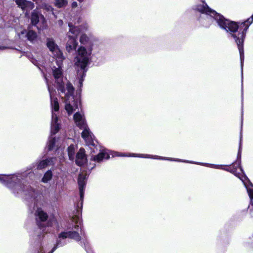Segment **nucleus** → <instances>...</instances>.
Masks as SVG:
<instances>
[{"instance_id":"nucleus-1","label":"nucleus","mask_w":253,"mask_h":253,"mask_svg":"<svg viewBox=\"0 0 253 253\" xmlns=\"http://www.w3.org/2000/svg\"><path fill=\"white\" fill-rule=\"evenodd\" d=\"M200 3L193 7L194 10L200 13L198 20L204 27L210 26L214 21L220 28L225 30L233 38L236 42L240 55L242 77L243 78V61L244 59L243 44L249 26L253 22V15L247 21L238 25L236 22L225 19L214 10L211 9L204 0H199Z\"/></svg>"},{"instance_id":"nucleus-2","label":"nucleus","mask_w":253,"mask_h":253,"mask_svg":"<svg viewBox=\"0 0 253 253\" xmlns=\"http://www.w3.org/2000/svg\"><path fill=\"white\" fill-rule=\"evenodd\" d=\"M46 45L57 63L58 67L52 69L53 75L57 84V90L65 103V109L68 114L71 115L81 106V102L75 98V89L73 85L63 81L61 65L64 58L61 50L52 39L47 38Z\"/></svg>"},{"instance_id":"nucleus-3","label":"nucleus","mask_w":253,"mask_h":253,"mask_svg":"<svg viewBox=\"0 0 253 253\" xmlns=\"http://www.w3.org/2000/svg\"><path fill=\"white\" fill-rule=\"evenodd\" d=\"M27 174H34L31 172H23L9 175L0 174V183L8 188L15 195H25L34 199L37 198L38 196L41 197L40 194L31 186L24 184V177Z\"/></svg>"},{"instance_id":"nucleus-4","label":"nucleus","mask_w":253,"mask_h":253,"mask_svg":"<svg viewBox=\"0 0 253 253\" xmlns=\"http://www.w3.org/2000/svg\"><path fill=\"white\" fill-rule=\"evenodd\" d=\"M69 231L61 232L58 235L56 243L52 250L48 253H53L58 247H63L68 243L67 238L74 240L77 242L82 240L81 235L84 233L82 228L81 211L78 210L71 218V223L67 227ZM46 248L40 247L37 253H45Z\"/></svg>"},{"instance_id":"nucleus-5","label":"nucleus","mask_w":253,"mask_h":253,"mask_svg":"<svg viewBox=\"0 0 253 253\" xmlns=\"http://www.w3.org/2000/svg\"><path fill=\"white\" fill-rule=\"evenodd\" d=\"M92 51L91 45L87 46L81 45L77 51V54L75 58V65L78 68L77 74L80 87L82 86L84 78L85 76L87 70L86 68L91 58Z\"/></svg>"},{"instance_id":"nucleus-6","label":"nucleus","mask_w":253,"mask_h":253,"mask_svg":"<svg viewBox=\"0 0 253 253\" xmlns=\"http://www.w3.org/2000/svg\"><path fill=\"white\" fill-rule=\"evenodd\" d=\"M81 22L82 18L80 16H77L71 19V21L68 23L69 31L67 34L68 39L66 43V49L69 53L74 51L77 48L78 42L76 38L78 35L82 31H86L88 28L86 23L77 25Z\"/></svg>"},{"instance_id":"nucleus-7","label":"nucleus","mask_w":253,"mask_h":253,"mask_svg":"<svg viewBox=\"0 0 253 253\" xmlns=\"http://www.w3.org/2000/svg\"><path fill=\"white\" fill-rule=\"evenodd\" d=\"M74 120L78 127L81 129H83L82 137L85 141L86 145L90 148L92 152L94 153L97 141L94 139L93 134L87 126L84 114L82 112H76L74 115Z\"/></svg>"},{"instance_id":"nucleus-8","label":"nucleus","mask_w":253,"mask_h":253,"mask_svg":"<svg viewBox=\"0 0 253 253\" xmlns=\"http://www.w3.org/2000/svg\"><path fill=\"white\" fill-rule=\"evenodd\" d=\"M240 165V164L239 163L238 168H233V169H229L224 168L222 165H216L215 169H224L229 171L233 173L236 177H238L242 181L247 189L249 196L251 199V206L250 205L249 206V208L251 211H252L251 214L253 216V185L250 183L248 177L245 174L242 168ZM250 239L252 240L253 243V235Z\"/></svg>"},{"instance_id":"nucleus-9","label":"nucleus","mask_w":253,"mask_h":253,"mask_svg":"<svg viewBox=\"0 0 253 253\" xmlns=\"http://www.w3.org/2000/svg\"><path fill=\"white\" fill-rule=\"evenodd\" d=\"M46 83L48 87V92L50 95V103L52 108V120L51 123V134H55L60 129V124L58 123V119L57 115L58 114L59 106L57 99L54 98L53 95L55 90L49 85L48 80L45 77Z\"/></svg>"},{"instance_id":"nucleus-10","label":"nucleus","mask_w":253,"mask_h":253,"mask_svg":"<svg viewBox=\"0 0 253 253\" xmlns=\"http://www.w3.org/2000/svg\"><path fill=\"white\" fill-rule=\"evenodd\" d=\"M115 156H121V157H140L143 158H149V159H157V160H168V161H176V162H184V163H189L191 164H196L198 165H201L202 166H204L206 167H210L211 168L215 169V167H216V165L211 164L208 163H197L193 161H189L183 160L181 159H174L169 157H163L161 156H159L157 155H151L148 154H126L125 153H119L117 152H114V157Z\"/></svg>"},{"instance_id":"nucleus-11","label":"nucleus","mask_w":253,"mask_h":253,"mask_svg":"<svg viewBox=\"0 0 253 253\" xmlns=\"http://www.w3.org/2000/svg\"><path fill=\"white\" fill-rule=\"evenodd\" d=\"M18 36L20 39L24 40L27 39L32 42H34L37 37L36 32L32 30H29L27 32L26 30H23L18 34Z\"/></svg>"},{"instance_id":"nucleus-12","label":"nucleus","mask_w":253,"mask_h":253,"mask_svg":"<svg viewBox=\"0 0 253 253\" xmlns=\"http://www.w3.org/2000/svg\"><path fill=\"white\" fill-rule=\"evenodd\" d=\"M86 178V175L83 173L80 174L78 177V185L80 190V197L82 200H83L84 195Z\"/></svg>"},{"instance_id":"nucleus-13","label":"nucleus","mask_w":253,"mask_h":253,"mask_svg":"<svg viewBox=\"0 0 253 253\" xmlns=\"http://www.w3.org/2000/svg\"><path fill=\"white\" fill-rule=\"evenodd\" d=\"M109 157V151L103 149L97 155L92 157L91 160L95 162L100 163L104 160L108 159Z\"/></svg>"},{"instance_id":"nucleus-14","label":"nucleus","mask_w":253,"mask_h":253,"mask_svg":"<svg viewBox=\"0 0 253 253\" xmlns=\"http://www.w3.org/2000/svg\"><path fill=\"white\" fill-rule=\"evenodd\" d=\"M15 2L23 10L30 11L34 7V4L27 0H16Z\"/></svg>"},{"instance_id":"nucleus-15","label":"nucleus","mask_w":253,"mask_h":253,"mask_svg":"<svg viewBox=\"0 0 253 253\" xmlns=\"http://www.w3.org/2000/svg\"><path fill=\"white\" fill-rule=\"evenodd\" d=\"M86 162V157L84 148H81L76 156V164L80 166L83 165Z\"/></svg>"},{"instance_id":"nucleus-16","label":"nucleus","mask_w":253,"mask_h":253,"mask_svg":"<svg viewBox=\"0 0 253 253\" xmlns=\"http://www.w3.org/2000/svg\"><path fill=\"white\" fill-rule=\"evenodd\" d=\"M40 16L41 19L43 21V22H44L45 19L43 15L39 14V13L36 10H34L32 12L31 19V23L32 24V25H36L38 24L40 20Z\"/></svg>"},{"instance_id":"nucleus-17","label":"nucleus","mask_w":253,"mask_h":253,"mask_svg":"<svg viewBox=\"0 0 253 253\" xmlns=\"http://www.w3.org/2000/svg\"><path fill=\"white\" fill-rule=\"evenodd\" d=\"M37 4V6L39 8H42L47 12H52L53 13V8L49 4L43 3L42 0H33Z\"/></svg>"},{"instance_id":"nucleus-18","label":"nucleus","mask_w":253,"mask_h":253,"mask_svg":"<svg viewBox=\"0 0 253 253\" xmlns=\"http://www.w3.org/2000/svg\"><path fill=\"white\" fill-rule=\"evenodd\" d=\"M35 215L37 219H39L42 222L46 221L48 217L47 213L40 208L37 209Z\"/></svg>"},{"instance_id":"nucleus-19","label":"nucleus","mask_w":253,"mask_h":253,"mask_svg":"<svg viewBox=\"0 0 253 253\" xmlns=\"http://www.w3.org/2000/svg\"><path fill=\"white\" fill-rule=\"evenodd\" d=\"M57 143V141H56L55 137H52V135L49 137V140L47 143L48 148L49 150H52L54 149L56 147H57V145L56 143Z\"/></svg>"},{"instance_id":"nucleus-20","label":"nucleus","mask_w":253,"mask_h":253,"mask_svg":"<svg viewBox=\"0 0 253 253\" xmlns=\"http://www.w3.org/2000/svg\"><path fill=\"white\" fill-rule=\"evenodd\" d=\"M80 42L83 45H91L90 44V39L86 34H82L80 38Z\"/></svg>"},{"instance_id":"nucleus-21","label":"nucleus","mask_w":253,"mask_h":253,"mask_svg":"<svg viewBox=\"0 0 253 253\" xmlns=\"http://www.w3.org/2000/svg\"><path fill=\"white\" fill-rule=\"evenodd\" d=\"M52 177V173L50 170H47L44 174L42 178V182L43 183H47L51 180Z\"/></svg>"},{"instance_id":"nucleus-22","label":"nucleus","mask_w":253,"mask_h":253,"mask_svg":"<svg viewBox=\"0 0 253 253\" xmlns=\"http://www.w3.org/2000/svg\"><path fill=\"white\" fill-rule=\"evenodd\" d=\"M75 146L73 144L70 145L68 148V153L69 159L73 160L74 158Z\"/></svg>"},{"instance_id":"nucleus-23","label":"nucleus","mask_w":253,"mask_h":253,"mask_svg":"<svg viewBox=\"0 0 253 253\" xmlns=\"http://www.w3.org/2000/svg\"><path fill=\"white\" fill-rule=\"evenodd\" d=\"M68 4L67 0H55V6L58 8L65 7Z\"/></svg>"},{"instance_id":"nucleus-24","label":"nucleus","mask_w":253,"mask_h":253,"mask_svg":"<svg viewBox=\"0 0 253 253\" xmlns=\"http://www.w3.org/2000/svg\"><path fill=\"white\" fill-rule=\"evenodd\" d=\"M48 166L47 159L41 161L37 165V169H42Z\"/></svg>"},{"instance_id":"nucleus-25","label":"nucleus","mask_w":253,"mask_h":253,"mask_svg":"<svg viewBox=\"0 0 253 253\" xmlns=\"http://www.w3.org/2000/svg\"><path fill=\"white\" fill-rule=\"evenodd\" d=\"M47 160L48 161V166H51L54 165L56 163L57 159L55 157H52L49 159H47Z\"/></svg>"},{"instance_id":"nucleus-26","label":"nucleus","mask_w":253,"mask_h":253,"mask_svg":"<svg viewBox=\"0 0 253 253\" xmlns=\"http://www.w3.org/2000/svg\"><path fill=\"white\" fill-rule=\"evenodd\" d=\"M242 138V132H241V133H240V137L239 149V152H238V156H237L238 159H240L241 157V147Z\"/></svg>"},{"instance_id":"nucleus-27","label":"nucleus","mask_w":253,"mask_h":253,"mask_svg":"<svg viewBox=\"0 0 253 253\" xmlns=\"http://www.w3.org/2000/svg\"><path fill=\"white\" fill-rule=\"evenodd\" d=\"M56 222V220H55V219L54 217H53V218L50 220V221L48 222V226H51V225L52 224L53 222Z\"/></svg>"},{"instance_id":"nucleus-28","label":"nucleus","mask_w":253,"mask_h":253,"mask_svg":"<svg viewBox=\"0 0 253 253\" xmlns=\"http://www.w3.org/2000/svg\"><path fill=\"white\" fill-rule=\"evenodd\" d=\"M84 248H85V249L87 252V253H93L91 250H87L86 248V246H85V243H84Z\"/></svg>"},{"instance_id":"nucleus-29","label":"nucleus","mask_w":253,"mask_h":253,"mask_svg":"<svg viewBox=\"0 0 253 253\" xmlns=\"http://www.w3.org/2000/svg\"><path fill=\"white\" fill-rule=\"evenodd\" d=\"M78 4H77V2H76V1H74L72 3V6L73 8H75V7H76L77 6Z\"/></svg>"},{"instance_id":"nucleus-30","label":"nucleus","mask_w":253,"mask_h":253,"mask_svg":"<svg viewBox=\"0 0 253 253\" xmlns=\"http://www.w3.org/2000/svg\"><path fill=\"white\" fill-rule=\"evenodd\" d=\"M58 24L60 26H62V25L63 24V22L62 20H60L58 21Z\"/></svg>"},{"instance_id":"nucleus-31","label":"nucleus","mask_w":253,"mask_h":253,"mask_svg":"<svg viewBox=\"0 0 253 253\" xmlns=\"http://www.w3.org/2000/svg\"><path fill=\"white\" fill-rule=\"evenodd\" d=\"M59 162L60 163H61L62 162V161L63 160V159L64 158V157L62 156V155L61 154L59 157Z\"/></svg>"},{"instance_id":"nucleus-32","label":"nucleus","mask_w":253,"mask_h":253,"mask_svg":"<svg viewBox=\"0 0 253 253\" xmlns=\"http://www.w3.org/2000/svg\"><path fill=\"white\" fill-rule=\"evenodd\" d=\"M31 61L34 65L37 66V61L36 60H32Z\"/></svg>"},{"instance_id":"nucleus-33","label":"nucleus","mask_w":253,"mask_h":253,"mask_svg":"<svg viewBox=\"0 0 253 253\" xmlns=\"http://www.w3.org/2000/svg\"><path fill=\"white\" fill-rule=\"evenodd\" d=\"M6 48L5 46H0V50H4Z\"/></svg>"},{"instance_id":"nucleus-34","label":"nucleus","mask_w":253,"mask_h":253,"mask_svg":"<svg viewBox=\"0 0 253 253\" xmlns=\"http://www.w3.org/2000/svg\"><path fill=\"white\" fill-rule=\"evenodd\" d=\"M78 1H79L80 2H82L84 0H78Z\"/></svg>"}]
</instances>
